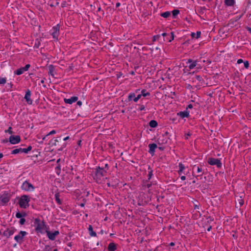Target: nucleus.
<instances>
[{
    "mask_svg": "<svg viewBox=\"0 0 251 251\" xmlns=\"http://www.w3.org/2000/svg\"><path fill=\"white\" fill-rule=\"evenodd\" d=\"M138 100H139V99L138 98H137V97H135L133 99V100L134 102H137Z\"/></svg>",
    "mask_w": 251,
    "mask_h": 251,
    "instance_id": "69168bd1",
    "label": "nucleus"
},
{
    "mask_svg": "<svg viewBox=\"0 0 251 251\" xmlns=\"http://www.w3.org/2000/svg\"><path fill=\"white\" fill-rule=\"evenodd\" d=\"M235 206L236 208H240L244 204V200L242 199V197H240L239 199L236 201Z\"/></svg>",
    "mask_w": 251,
    "mask_h": 251,
    "instance_id": "2eb2a0df",
    "label": "nucleus"
},
{
    "mask_svg": "<svg viewBox=\"0 0 251 251\" xmlns=\"http://www.w3.org/2000/svg\"><path fill=\"white\" fill-rule=\"evenodd\" d=\"M25 219H24V218H21V219H20V220L19 221V223H20V225H24L25 224Z\"/></svg>",
    "mask_w": 251,
    "mask_h": 251,
    "instance_id": "79ce46f5",
    "label": "nucleus"
},
{
    "mask_svg": "<svg viewBox=\"0 0 251 251\" xmlns=\"http://www.w3.org/2000/svg\"><path fill=\"white\" fill-rule=\"evenodd\" d=\"M9 141L12 144H16L19 143L21 141V137L19 135H11L9 138Z\"/></svg>",
    "mask_w": 251,
    "mask_h": 251,
    "instance_id": "6e6552de",
    "label": "nucleus"
},
{
    "mask_svg": "<svg viewBox=\"0 0 251 251\" xmlns=\"http://www.w3.org/2000/svg\"><path fill=\"white\" fill-rule=\"evenodd\" d=\"M77 104L81 106L82 105V102L80 100L77 101Z\"/></svg>",
    "mask_w": 251,
    "mask_h": 251,
    "instance_id": "e2e57ef3",
    "label": "nucleus"
},
{
    "mask_svg": "<svg viewBox=\"0 0 251 251\" xmlns=\"http://www.w3.org/2000/svg\"><path fill=\"white\" fill-rule=\"evenodd\" d=\"M192 108H193V105L192 104H189L188 105L187 109H188V108L191 109Z\"/></svg>",
    "mask_w": 251,
    "mask_h": 251,
    "instance_id": "6e6d98bb",
    "label": "nucleus"
},
{
    "mask_svg": "<svg viewBox=\"0 0 251 251\" xmlns=\"http://www.w3.org/2000/svg\"><path fill=\"white\" fill-rule=\"evenodd\" d=\"M35 225H37L35 230L37 231H41V229L45 226V223L44 221L42 222V224L40 223V220L39 219H35L34 221Z\"/></svg>",
    "mask_w": 251,
    "mask_h": 251,
    "instance_id": "423d86ee",
    "label": "nucleus"
},
{
    "mask_svg": "<svg viewBox=\"0 0 251 251\" xmlns=\"http://www.w3.org/2000/svg\"><path fill=\"white\" fill-rule=\"evenodd\" d=\"M6 82V80L5 78H0V84H4Z\"/></svg>",
    "mask_w": 251,
    "mask_h": 251,
    "instance_id": "e433bc0d",
    "label": "nucleus"
},
{
    "mask_svg": "<svg viewBox=\"0 0 251 251\" xmlns=\"http://www.w3.org/2000/svg\"><path fill=\"white\" fill-rule=\"evenodd\" d=\"M46 232L48 238L52 241L54 240L56 236L59 235V232L58 230H56L54 232H51L50 231L47 230Z\"/></svg>",
    "mask_w": 251,
    "mask_h": 251,
    "instance_id": "9d476101",
    "label": "nucleus"
},
{
    "mask_svg": "<svg viewBox=\"0 0 251 251\" xmlns=\"http://www.w3.org/2000/svg\"><path fill=\"white\" fill-rule=\"evenodd\" d=\"M149 152L151 155H153L155 152V149L157 148V145L155 143L150 144L149 145Z\"/></svg>",
    "mask_w": 251,
    "mask_h": 251,
    "instance_id": "4468645a",
    "label": "nucleus"
},
{
    "mask_svg": "<svg viewBox=\"0 0 251 251\" xmlns=\"http://www.w3.org/2000/svg\"><path fill=\"white\" fill-rule=\"evenodd\" d=\"M30 66V64H26L24 67H22V69L24 70L25 71H26L28 70Z\"/></svg>",
    "mask_w": 251,
    "mask_h": 251,
    "instance_id": "58836bf2",
    "label": "nucleus"
},
{
    "mask_svg": "<svg viewBox=\"0 0 251 251\" xmlns=\"http://www.w3.org/2000/svg\"><path fill=\"white\" fill-rule=\"evenodd\" d=\"M144 109H145V106L144 105H141L140 106L139 110L140 111H142V110H144Z\"/></svg>",
    "mask_w": 251,
    "mask_h": 251,
    "instance_id": "de8ad7c7",
    "label": "nucleus"
},
{
    "mask_svg": "<svg viewBox=\"0 0 251 251\" xmlns=\"http://www.w3.org/2000/svg\"><path fill=\"white\" fill-rule=\"evenodd\" d=\"M22 189L24 190L29 191L34 189V186L27 181H25L22 185Z\"/></svg>",
    "mask_w": 251,
    "mask_h": 251,
    "instance_id": "39448f33",
    "label": "nucleus"
},
{
    "mask_svg": "<svg viewBox=\"0 0 251 251\" xmlns=\"http://www.w3.org/2000/svg\"><path fill=\"white\" fill-rule=\"evenodd\" d=\"M225 3L227 6H233L235 3L234 0H225Z\"/></svg>",
    "mask_w": 251,
    "mask_h": 251,
    "instance_id": "412c9836",
    "label": "nucleus"
},
{
    "mask_svg": "<svg viewBox=\"0 0 251 251\" xmlns=\"http://www.w3.org/2000/svg\"><path fill=\"white\" fill-rule=\"evenodd\" d=\"M159 37H160V35H156V36H154L153 37L152 41H153V42L155 41H156V40L157 39H158Z\"/></svg>",
    "mask_w": 251,
    "mask_h": 251,
    "instance_id": "c03bdc74",
    "label": "nucleus"
},
{
    "mask_svg": "<svg viewBox=\"0 0 251 251\" xmlns=\"http://www.w3.org/2000/svg\"><path fill=\"white\" fill-rule=\"evenodd\" d=\"M194 168H196V169H197V173H201V175H198V176H197V177H198V176H201L202 175V174H203V173H202V170L201 168V167H200L199 166H197V167H196V166H194L193 167V169H194Z\"/></svg>",
    "mask_w": 251,
    "mask_h": 251,
    "instance_id": "5701e85b",
    "label": "nucleus"
},
{
    "mask_svg": "<svg viewBox=\"0 0 251 251\" xmlns=\"http://www.w3.org/2000/svg\"><path fill=\"white\" fill-rule=\"evenodd\" d=\"M207 162L211 165H216L218 168L222 167V163L219 159L212 157L209 158Z\"/></svg>",
    "mask_w": 251,
    "mask_h": 251,
    "instance_id": "7ed1b4c3",
    "label": "nucleus"
},
{
    "mask_svg": "<svg viewBox=\"0 0 251 251\" xmlns=\"http://www.w3.org/2000/svg\"><path fill=\"white\" fill-rule=\"evenodd\" d=\"M66 143H64L63 144V145H62V147L61 148V149H59V150L62 151V149H63V148L66 147Z\"/></svg>",
    "mask_w": 251,
    "mask_h": 251,
    "instance_id": "052dcab7",
    "label": "nucleus"
},
{
    "mask_svg": "<svg viewBox=\"0 0 251 251\" xmlns=\"http://www.w3.org/2000/svg\"><path fill=\"white\" fill-rule=\"evenodd\" d=\"M179 13V10L177 9L174 10L172 11V14L174 18H176V17Z\"/></svg>",
    "mask_w": 251,
    "mask_h": 251,
    "instance_id": "7c9ffc66",
    "label": "nucleus"
},
{
    "mask_svg": "<svg viewBox=\"0 0 251 251\" xmlns=\"http://www.w3.org/2000/svg\"><path fill=\"white\" fill-rule=\"evenodd\" d=\"M211 228H212V226H209V227H208V228L207 229V230L208 231H210L211 230Z\"/></svg>",
    "mask_w": 251,
    "mask_h": 251,
    "instance_id": "338daca9",
    "label": "nucleus"
},
{
    "mask_svg": "<svg viewBox=\"0 0 251 251\" xmlns=\"http://www.w3.org/2000/svg\"><path fill=\"white\" fill-rule=\"evenodd\" d=\"M27 234V233L26 231H21L18 235L15 236L14 239L17 242L21 244L23 241L24 236H25Z\"/></svg>",
    "mask_w": 251,
    "mask_h": 251,
    "instance_id": "20e7f679",
    "label": "nucleus"
},
{
    "mask_svg": "<svg viewBox=\"0 0 251 251\" xmlns=\"http://www.w3.org/2000/svg\"><path fill=\"white\" fill-rule=\"evenodd\" d=\"M25 72L24 70L22 69V67L17 69L15 71V74L17 75H21Z\"/></svg>",
    "mask_w": 251,
    "mask_h": 251,
    "instance_id": "cd10ccee",
    "label": "nucleus"
},
{
    "mask_svg": "<svg viewBox=\"0 0 251 251\" xmlns=\"http://www.w3.org/2000/svg\"><path fill=\"white\" fill-rule=\"evenodd\" d=\"M160 15L163 18H168L171 15V13L169 11H166L161 13Z\"/></svg>",
    "mask_w": 251,
    "mask_h": 251,
    "instance_id": "bb28decb",
    "label": "nucleus"
},
{
    "mask_svg": "<svg viewBox=\"0 0 251 251\" xmlns=\"http://www.w3.org/2000/svg\"><path fill=\"white\" fill-rule=\"evenodd\" d=\"M201 34V31H197V34H196V39L199 38L200 37Z\"/></svg>",
    "mask_w": 251,
    "mask_h": 251,
    "instance_id": "49530a36",
    "label": "nucleus"
},
{
    "mask_svg": "<svg viewBox=\"0 0 251 251\" xmlns=\"http://www.w3.org/2000/svg\"><path fill=\"white\" fill-rule=\"evenodd\" d=\"M197 60L193 61L192 59H188L187 63H191L190 64V65L189 66V68L190 69H192L196 66L197 64Z\"/></svg>",
    "mask_w": 251,
    "mask_h": 251,
    "instance_id": "f3484780",
    "label": "nucleus"
},
{
    "mask_svg": "<svg viewBox=\"0 0 251 251\" xmlns=\"http://www.w3.org/2000/svg\"><path fill=\"white\" fill-rule=\"evenodd\" d=\"M141 94L144 97L149 96L150 95V93L148 92H147L146 90L143 89L141 91Z\"/></svg>",
    "mask_w": 251,
    "mask_h": 251,
    "instance_id": "c756f323",
    "label": "nucleus"
},
{
    "mask_svg": "<svg viewBox=\"0 0 251 251\" xmlns=\"http://www.w3.org/2000/svg\"><path fill=\"white\" fill-rule=\"evenodd\" d=\"M30 96H31V92L28 89L25 93V99L27 103L29 104H31L32 103V100L30 99Z\"/></svg>",
    "mask_w": 251,
    "mask_h": 251,
    "instance_id": "f8f14e48",
    "label": "nucleus"
},
{
    "mask_svg": "<svg viewBox=\"0 0 251 251\" xmlns=\"http://www.w3.org/2000/svg\"><path fill=\"white\" fill-rule=\"evenodd\" d=\"M191 35L193 38H196V34L194 32H192L191 34Z\"/></svg>",
    "mask_w": 251,
    "mask_h": 251,
    "instance_id": "5fc2aeb1",
    "label": "nucleus"
},
{
    "mask_svg": "<svg viewBox=\"0 0 251 251\" xmlns=\"http://www.w3.org/2000/svg\"><path fill=\"white\" fill-rule=\"evenodd\" d=\"M191 135V134L190 133L186 134L185 135V139H188V137L190 136Z\"/></svg>",
    "mask_w": 251,
    "mask_h": 251,
    "instance_id": "864d4df0",
    "label": "nucleus"
},
{
    "mask_svg": "<svg viewBox=\"0 0 251 251\" xmlns=\"http://www.w3.org/2000/svg\"><path fill=\"white\" fill-rule=\"evenodd\" d=\"M8 142V140L7 139H5L3 140L2 141V143H7Z\"/></svg>",
    "mask_w": 251,
    "mask_h": 251,
    "instance_id": "774afa93",
    "label": "nucleus"
},
{
    "mask_svg": "<svg viewBox=\"0 0 251 251\" xmlns=\"http://www.w3.org/2000/svg\"><path fill=\"white\" fill-rule=\"evenodd\" d=\"M12 128L11 127H9L7 130V132L10 133V134H12L13 133L12 131Z\"/></svg>",
    "mask_w": 251,
    "mask_h": 251,
    "instance_id": "09e8293b",
    "label": "nucleus"
},
{
    "mask_svg": "<svg viewBox=\"0 0 251 251\" xmlns=\"http://www.w3.org/2000/svg\"><path fill=\"white\" fill-rule=\"evenodd\" d=\"M244 67L246 69H248L249 67V63L248 61H246L244 62Z\"/></svg>",
    "mask_w": 251,
    "mask_h": 251,
    "instance_id": "ea45409f",
    "label": "nucleus"
},
{
    "mask_svg": "<svg viewBox=\"0 0 251 251\" xmlns=\"http://www.w3.org/2000/svg\"><path fill=\"white\" fill-rule=\"evenodd\" d=\"M53 142L52 143V145L56 146L57 143L58 142V140L57 139H54L53 141H52Z\"/></svg>",
    "mask_w": 251,
    "mask_h": 251,
    "instance_id": "a18cd8bd",
    "label": "nucleus"
},
{
    "mask_svg": "<svg viewBox=\"0 0 251 251\" xmlns=\"http://www.w3.org/2000/svg\"><path fill=\"white\" fill-rule=\"evenodd\" d=\"M149 180H147L146 181V182H144V187H147L148 188L151 187V186L152 185V183L151 182H149Z\"/></svg>",
    "mask_w": 251,
    "mask_h": 251,
    "instance_id": "c85d7f7f",
    "label": "nucleus"
},
{
    "mask_svg": "<svg viewBox=\"0 0 251 251\" xmlns=\"http://www.w3.org/2000/svg\"><path fill=\"white\" fill-rule=\"evenodd\" d=\"M55 171H56V174L58 175H59L60 174V172H61V168H60V165H58V166L55 167Z\"/></svg>",
    "mask_w": 251,
    "mask_h": 251,
    "instance_id": "72a5a7b5",
    "label": "nucleus"
},
{
    "mask_svg": "<svg viewBox=\"0 0 251 251\" xmlns=\"http://www.w3.org/2000/svg\"><path fill=\"white\" fill-rule=\"evenodd\" d=\"M196 78L197 79V80H198L200 82L203 80L201 76L200 75H196Z\"/></svg>",
    "mask_w": 251,
    "mask_h": 251,
    "instance_id": "37998d69",
    "label": "nucleus"
},
{
    "mask_svg": "<svg viewBox=\"0 0 251 251\" xmlns=\"http://www.w3.org/2000/svg\"><path fill=\"white\" fill-rule=\"evenodd\" d=\"M107 172L106 170L104 169V168H102L100 167V166L97 167L94 171L95 176L97 177V178H99L100 179V178L106 175Z\"/></svg>",
    "mask_w": 251,
    "mask_h": 251,
    "instance_id": "f03ea898",
    "label": "nucleus"
},
{
    "mask_svg": "<svg viewBox=\"0 0 251 251\" xmlns=\"http://www.w3.org/2000/svg\"><path fill=\"white\" fill-rule=\"evenodd\" d=\"M78 97L76 96L72 97L70 99H64V100L65 103H68V104H72L74 102H75L77 100Z\"/></svg>",
    "mask_w": 251,
    "mask_h": 251,
    "instance_id": "ddd939ff",
    "label": "nucleus"
},
{
    "mask_svg": "<svg viewBox=\"0 0 251 251\" xmlns=\"http://www.w3.org/2000/svg\"><path fill=\"white\" fill-rule=\"evenodd\" d=\"M242 16H243V14L241 15H240V16L236 17V21L239 20L242 17Z\"/></svg>",
    "mask_w": 251,
    "mask_h": 251,
    "instance_id": "680f3d73",
    "label": "nucleus"
},
{
    "mask_svg": "<svg viewBox=\"0 0 251 251\" xmlns=\"http://www.w3.org/2000/svg\"><path fill=\"white\" fill-rule=\"evenodd\" d=\"M178 166L179 169V170H181L182 171H183L185 169V166L182 163H179Z\"/></svg>",
    "mask_w": 251,
    "mask_h": 251,
    "instance_id": "c9c22d12",
    "label": "nucleus"
},
{
    "mask_svg": "<svg viewBox=\"0 0 251 251\" xmlns=\"http://www.w3.org/2000/svg\"><path fill=\"white\" fill-rule=\"evenodd\" d=\"M26 149L27 150V151H28V152L29 151H30L31 150H32V147L31 146H29Z\"/></svg>",
    "mask_w": 251,
    "mask_h": 251,
    "instance_id": "bf43d9fd",
    "label": "nucleus"
},
{
    "mask_svg": "<svg viewBox=\"0 0 251 251\" xmlns=\"http://www.w3.org/2000/svg\"><path fill=\"white\" fill-rule=\"evenodd\" d=\"M16 230L14 227H11V230H9L8 228L6 230H5L3 233V236H6L7 238H9L11 235H13L14 233V231Z\"/></svg>",
    "mask_w": 251,
    "mask_h": 251,
    "instance_id": "9b49d317",
    "label": "nucleus"
},
{
    "mask_svg": "<svg viewBox=\"0 0 251 251\" xmlns=\"http://www.w3.org/2000/svg\"><path fill=\"white\" fill-rule=\"evenodd\" d=\"M9 200L10 194L7 192H4L0 197V200L4 204L7 203L9 201Z\"/></svg>",
    "mask_w": 251,
    "mask_h": 251,
    "instance_id": "0eeeda50",
    "label": "nucleus"
},
{
    "mask_svg": "<svg viewBox=\"0 0 251 251\" xmlns=\"http://www.w3.org/2000/svg\"><path fill=\"white\" fill-rule=\"evenodd\" d=\"M88 230L90 232V235L91 236H97V234L95 231H93V227L91 225L89 226Z\"/></svg>",
    "mask_w": 251,
    "mask_h": 251,
    "instance_id": "aec40b11",
    "label": "nucleus"
},
{
    "mask_svg": "<svg viewBox=\"0 0 251 251\" xmlns=\"http://www.w3.org/2000/svg\"><path fill=\"white\" fill-rule=\"evenodd\" d=\"M40 45V42L38 40H36V41L35 42V45H34V47L37 49L39 47Z\"/></svg>",
    "mask_w": 251,
    "mask_h": 251,
    "instance_id": "f704fd0d",
    "label": "nucleus"
},
{
    "mask_svg": "<svg viewBox=\"0 0 251 251\" xmlns=\"http://www.w3.org/2000/svg\"><path fill=\"white\" fill-rule=\"evenodd\" d=\"M177 115H179L182 118H184L185 117L187 118L189 116V112L187 110L184 111H181L178 113Z\"/></svg>",
    "mask_w": 251,
    "mask_h": 251,
    "instance_id": "a211bd4d",
    "label": "nucleus"
},
{
    "mask_svg": "<svg viewBox=\"0 0 251 251\" xmlns=\"http://www.w3.org/2000/svg\"><path fill=\"white\" fill-rule=\"evenodd\" d=\"M117 249V245L114 243H110L107 247L108 251H115Z\"/></svg>",
    "mask_w": 251,
    "mask_h": 251,
    "instance_id": "dca6fc26",
    "label": "nucleus"
},
{
    "mask_svg": "<svg viewBox=\"0 0 251 251\" xmlns=\"http://www.w3.org/2000/svg\"><path fill=\"white\" fill-rule=\"evenodd\" d=\"M135 96V95L134 93H132L129 94L128 96V101H131L133 98H134Z\"/></svg>",
    "mask_w": 251,
    "mask_h": 251,
    "instance_id": "473e14b6",
    "label": "nucleus"
},
{
    "mask_svg": "<svg viewBox=\"0 0 251 251\" xmlns=\"http://www.w3.org/2000/svg\"><path fill=\"white\" fill-rule=\"evenodd\" d=\"M21 213H22V217H25V216H27V214L25 212H24Z\"/></svg>",
    "mask_w": 251,
    "mask_h": 251,
    "instance_id": "13d9d810",
    "label": "nucleus"
},
{
    "mask_svg": "<svg viewBox=\"0 0 251 251\" xmlns=\"http://www.w3.org/2000/svg\"><path fill=\"white\" fill-rule=\"evenodd\" d=\"M22 152L27 153L28 152V151L26 149H22Z\"/></svg>",
    "mask_w": 251,
    "mask_h": 251,
    "instance_id": "8fccbe9b",
    "label": "nucleus"
},
{
    "mask_svg": "<svg viewBox=\"0 0 251 251\" xmlns=\"http://www.w3.org/2000/svg\"><path fill=\"white\" fill-rule=\"evenodd\" d=\"M66 2L65 1H63L62 3H61V7H64L66 6Z\"/></svg>",
    "mask_w": 251,
    "mask_h": 251,
    "instance_id": "603ef678",
    "label": "nucleus"
},
{
    "mask_svg": "<svg viewBox=\"0 0 251 251\" xmlns=\"http://www.w3.org/2000/svg\"><path fill=\"white\" fill-rule=\"evenodd\" d=\"M59 197H60V195H59V193H56L55 194V201H56L57 202V203L58 204H62V201H61V200L59 198Z\"/></svg>",
    "mask_w": 251,
    "mask_h": 251,
    "instance_id": "4be33fe9",
    "label": "nucleus"
},
{
    "mask_svg": "<svg viewBox=\"0 0 251 251\" xmlns=\"http://www.w3.org/2000/svg\"><path fill=\"white\" fill-rule=\"evenodd\" d=\"M243 62V60L241 59H239L237 60V63L238 64H240L241 63Z\"/></svg>",
    "mask_w": 251,
    "mask_h": 251,
    "instance_id": "4d7b16f0",
    "label": "nucleus"
},
{
    "mask_svg": "<svg viewBox=\"0 0 251 251\" xmlns=\"http://www.w3.org/2000/svg\"><path fill=\"white\" fill-rule=\"evenodd\" d=\"M20 152H22V148L16 149L12 151L11 154H16Z\"/></svg>",
    "mask_w": 251,
    "mask_h": 251,
    "instance_id": "a878e982",
    "label": "nucleus"
},
{
    "mask_svg": "<svg viewBox=\"0 0 251 251\" xmlns=\"http://www.w3.org/2000/svg\"><path fill=\"white\" fill-rule=\"evenodd\" d=\"M158 125L157 122L155 120H151L149 122V126L151 127H156Z\"/></svg>",
    "mask_w": 251,
    "mask_h": 251,
    "instance_id": "b1692460",
    "label": "nucleus"
},
{
    "mask_svg": "<svg viewBox=\"0 0 251 251\" xmlns=\"http://www.w3.org/2000/svg\"><path fill=\"white\" fill-rule=\"evenodd\" d=\"M174 39V34L173 32L171 33V37L170 39H168L169 42H171Z\"/></svg>",
    "mask_w": 251,
    "mask_h": 251,
    "instance_id": "4c0bfd02",
    "label": "nucleus"
},
{
    "mask_svg": "<svg viewBox=\"0 0 251 251\" xmlns=\"http://www.w3.org/2000/svg\"><path fill=\"white\" fill-rule=\"evenodd\" d=\"M102 168H104L106 171L108 170V165L107 164H105L104 167H102Z\"/></svg>",
    "mask_w": 251,
    "mask_h": 251,
    "instance_id": "3c124183",
    "label": "nucleus"
},
{
    "mask_svg": "<svg viewBox=\"0 0 251 251\" xmlns=\"http://www.w3.org/2000/svg\"><path fill=\"white\" fill-rule=\"evenodd\" d=\"M180 178L182 180H184L186 179V177L184 176H181Z\"/></svg>",
    "mask_w": 251,
    "mask_h": 251,
    "instance_id": "0e129e2a",
    "label": "nucleus"
},
{
    "mask_svg": "<svg viewBox=\"0 0 251 251\" xmlns=\"http://www.w3.org/2000/svg\"><path fill=\"white\" fill-rule=\"evenodd\" d=\"M60 26L58 24L56 26L52 27V32L51 33L54 39H57L59 35Z\"/></svg>",
    "mask_w": 251,
    "mask_h": 251,
    "instance_id": "1a4fd4ad",
    "label": "nucleus"
},
{
    "mask_svg": "<svg viewBox=\"0 0 251 251\" xmlns=\"http://www.w3.org/2000/svg\"><path fill=\"white\" fill-rule=\"evenodd\" d=\"M16 217L17 218H22V213H20V212H17L16 214Z\"/></svg>",
    "mask_w": 251,
    "mask_h": 251,
    "instance_id": "a19ab883",
    "label": "nucleus"
},
{
    "mask_svg": "<svg viewBox=\"0 0 251 251\" xmlns=\"http://www.w3.org/2000/svg\"><path fill=\"white\" fill-rule=\"evenodd\" d=\"M49 74L51 75L52 76L54 77L53 72L55 70L54 66L53 65H50L49 66Z\"/></svg>",
    "mask_w": 251,
    "mask_h": 251,
    "instance_id": "6ab92c4d",
    "label": "nucleus"
},
{
    "mask_svg": "<svg viewBox=\"0 0 251 251\" xmlns=\"http://www.w3.org/2000/svg\"><path fill=\"white\" fill-rule=\"evenodd\" d=\"M56 133V131L55 130H52V131H51L50 133H49L47 135H46L45 136H44V137L42 138V140H44L46 139V138L50 135H52V134H54Z\"/></svg>",
    "mask_w": 251,
    "mask_h": 251,
    "instance_id": "2f4dec72",
    "label": "nucleus"
},
{
    "mask_svg": "<svg viewBox=\"0 0 251 251\" xmlns=\"http://www.w3.org/2000/svg\"><path fill=\"white\" fill-rule=\"evenodd\" d=\"M148 170H149V173H148V180H150L151 179V177H152V176L153 175V174H152L153 171L151 168L150 166H149Z\"/></svg>",
    "mask_w": 251,
    "mask_h": 251,
    "instance_id": "393cba45",
    "label": "nucleus"
},
{
    "mask_svg": "<svg viewBox=\"0 0 251 251\" xmlns=\"http://www.w3.org/2000/svg\"><path fill=\"white\" fill-rule=\"evenodd\" d=\"M30 201L29 197L27 195H23L20 198L19 204L21 207L26 208L29 206V202Z\"/></svg>",
    "mask_w": 251,
    "mask_h": 251,
    "instance_id": "f257e3e1",
    "label": "nucleus"
}]
</instances>
